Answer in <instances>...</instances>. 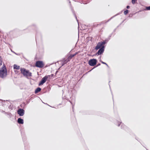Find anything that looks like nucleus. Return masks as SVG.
Instances as JSON below:
<instances>
[{"label": "nucleus", "mask_w": 150, "mask_h": 150, "mask_svg": "<svg viewBox=\"0 0 150 150\" xmlns=\"http://www.w3.org/2000/svg\"><path fill=\"white\" fill-rule=\"evenodd\" d=\"M49 76H45L44 77H43L41 81L39 83V86L43 84L46 81Z\"/></svg>", "instance_id": "obj_5"}, {"label": "nucleus", "mask_w": 150, "mask_h": 150, "mask_svg": "<svg viewBox=\"0 0 150 150\" xmlns=\"http://www.w3.org/2000/svg\"><path fill=\"white\" fill-rule=\"evenodd\" d=\"M129 8V6H127V8Z\"/></svg>", "instance_id": "obj_19"}, {"label": "nucleus", "mask_w": 150, "mask_h": 150, "mask_svg": "<svg viewBox=\"0 0 150 150\" xmlns=\"http://www.w3.org/2000/svg\"><path fill=\"white\" fill-rule=\"evenodd\" d=\"M20 67L16 64H14L13 65V68L14 69H20Z\"/></svg>", "instance_id": "obj_10"}, {"label": "nucleus", "mask_w": 150, "mask_h": 150, "mask_svg": "<svg viewBox=\"0 0 150 150\" xmlns=\"http://www.w3.org/2000/svg\"><path fill=\"white\" fill-rule=\"evenodd\" d=\"M44 64L42 61H37L35 64L36 67L39 68H42L44 66Z\"/></svg>", "instance_id": "obj_3"}, {"label": "nucleus", "mask_w": 150, "mask_h": 150, "mask_svg": "<svg viewBox=\"0 0 150 150\" xmlns=\"http://www.w3.org/2000/svg\"><path fill=\"white\" fill-rule=\"evenodd\" d=\"M21 73L25 76H31V73L29 72V71L26 70L24 68H21Z\"/></svg>", "instance_id": "obj_2"}, {"label": "nucleus", "mask_w": 150, "mask_h": 150, "mask_svg": "<svg viewBox=\"0 0 150 150\" xmlns=\"http://www.w3.org/2000/svg\"><path fill=\"white\" fill-rule=\"evenodd\" d=\"M97 63V60L95 59H91L89 61L88 64L91 66H94Z\"/></svg>", "instance_id": "obj_4"}, {"label": "nucleus", "mask_w": 150, "mask_h": 150, "mask_svg": "<svg viewBox=\"0 0 150 150\" xmlns=\"http://www.w3.org/2000/svg\"><path fill=\"white\" fill-rule=\"evenodd\" d=\"M41 90V89L40 88H37L35 91V93H37L39 92Z\"/></svg>", "instance_id": "obj_11"}, {"label": "nucleus", "mask_w": 150, "mask_h": 150, "mask_svg": "<svg viewBox=\"0 0 150 150\" xmlns=\"http://www.w3.org/2000/svg\"><path fill=\"white\" fill-rule=\"evenodd\" d=\"M101 43H102V45L105 44V42H103Z\"/></svg>", "instance_id": "obj_18"}, {"label": "nucleus", "mask_w": 150, "mask_h": 150, "mask_svg": "<svg viewBox=\"0 0 150 150\" xmlns=\"http://www.w3.org/2000/svg\"><path fill=\"white\" fill-rule=\"evenodd\" d=\"M25 111L23 109L20 108L17 111L18 114L20 116H23L24 114Z\"/></svg>", "instance_id": "obj_6"}, {"label": "nucleus", "mask_w": 150, "mask_h": 150, "mask_svg": "<svg viewBox=\"0 0 150 150\" xmlns=\"http://www.w3.org/2000/svg\"><path fill=\"white\" fill-rule=\"evenodd\" d=\"M101 62L103 64H106L107 66H108V65L106 63H105L104 62Z\"/></svg>", "instance_id": "obj_17"}, {"label": "nucleus", "mask_w": 150, "mask_h": 150, "mask_svg": "<svg viewBox=\"0 0 150 150\" xmlns=\"http://www.w3.org/2000/svg\"><path fill=\"white\" fill-rule=\"evenodd\" d=\"M146 9L147 10H150V6L146 7Z\"/></svg>", "instance_id": "obj_15"}, {"label": "nucleus", "mask_w": 150, "mask_h": 150, "mask_svg": "<svg viewBox=\"0 0 150 150\" xmlns=\"http://www.w3.org/2000/svg\"><path fill=\"white\" fill-rule=\"evenodd\" d=\"M7 75V69L6 66L4 64L0 69V77L4 78L6 77Z\"/></svg>", "instance_id": "obj_1"}, {"label": "nucleus", "mask_w": 150, "mask_h": 150, "mask_svg": "<svg viewBox=\"0 0 150 150\" xmlns=\"http://www.w3.org/2000/svg\"><path fill=\"white\" fill-rule=\"evenodd\" d=\"M1 58L0 57V66L2 64V59H1Z\"/></svg>", "instance_id": "obj_13"}, {"label": "nucleus", "mask_w": 150, "mask_h": 150, "mask_svg": "<svg viewBox=\"0 0 150 150\" xmlns=\"http://www.w3.org/2000/svg\"><path fill=\"white\" fill-rule=\"evenodd\" d=\"M128 11L127 10H126L124 11V14L125 15H126L128 13Z\"/></svg>", "instance_id": "obj_12"}, {"label": "nucleus", "mask_w": 150, "mask_h": 150, "mask_svg": "<svg viewBox=\"0 0 150 150\" xmlns=\"http://www.w3.org/2000/svg\"><path fill=\"white\" fill-rule=\"evenodd\" d=\"M136 1V0H132V3L133 4H134L135 3Z\"/></svg>", "instance_id": "obj_14"}, {"label": "nucleus", "mask_w": 150, "mask_h": 150, "mask_svg": "<svg viewBox=\"0 0 150 150\" xmlns=\"http://www.w3.org/2000/svg\"><path fill=\"white\" fill-rule=\"evenodd\" d=\"M18 122L19 124H23V120L20 118L18 119Z\"/></svg>", "instance_id": "obj_9"}, {"label": "nucleus", "mask_w": 150, "mask_h": 150, "mask_svg": "<svg viewBox=\"0 0 150 150\" xmlns=\"http://www.w3.org/2000/svg\"><path fill=\"white\" fill-rule=\"evenodd\" d=\"M104 46H103L101 48H100L98 51L97 52V54L99 55L102 53L104 51Z\"/></svg>", "instance_id": "obj_7"}, {"label": "nucleus", "mask_w": 150, "mask_h": 150, "mask_svg": "<svg viewBox=\"0 0 150 150\" xmlns=\"http://www.w3.org/2000/svg\"><path fill=\"white\" fill-rule=\"evenodd\" d=\"M121 123V122H118V126H119Z\"/></svg>", "instance_id": "obj_16"}, {"label": "nucleus", "mask_w": 150, "mask_h": 150, "mask_svg": "<svg viewBox=\"0 0 150 150\" xmlns=\"http://www.w3.org/2000/svg\"><path fill=\"white\" fill-rule=\"evenodd\" d=\"M102 43L101 42H99L98 43L96 47V49L97 50L99 49L101 47H102Z\"/></svg>", "instance_id": "obj_8"}, {"label": "nucleus", "mask_w": 150, "mask_h": 150, "mask_svg": "<svg viewBox=\"0 0 150 150\" xmlns=\"http://www.w3.org/2000/svg\"><path fill=\"white\" fill-rule=\"evenodd\" d=\"M74 54L72 55H71V57H74Z\"/></svg>", "instance_id": "obj_20"}]
</instances>
